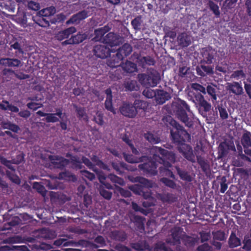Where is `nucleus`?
<instances>
[{"label": "nucleus", "mask_w": 251, "mask_h": 251, "mask_svg": "<svg viewBox=\"0 0 251 251\" xmlns=\"http://www.w3.org/2000/svg\"><path fill=\"white\" fill-rule=\"evenodd\" d=\"M102 39V43L107 44L111 47L119 45V38L113 32H109Z\"/></svg>", "instance_id": "14"}, {"label": "nucleus", "mask_w": 251, "mask_h": 251, "mask_svg": "<svg viewBox=\"0 0 251 251\" xmlns=\"http://www.w3.org/2000/svg\"><path fill=\"white\" fill-rule=\"evenodd\" d=\"M138 78L140 83L146 87L156 86L160 80V75L156 71L148 74H139Z\"/></svg>", "instance_id": "4"}, {"label": "nucleus", "mask_w": 251, "mask_h": 251, "mask_svg": "<svg viewBox=\"0 0 251 251\" xmlns=\"http://www.w3.org/2000/svg\"><path fill=\"white\" fill-rule=\"evenodd\" d=\"M80 174L83 176L87 178L90 180H93L95 178V175L88 171L83 170L80 171Z\"/></svg>", "instance_id": "63"}, {"label": "nucleus", "mask_w": 251, "mask_h": 251, "mask_svg": "<svg viewBox=\"0 0 251 251\" xmlns=\"http://www.w3.org/2000/svg\"><path fill=\"white\" fill-rule=\"evenodd\" d=\"M66 19V15L63 13H60L57 14L54 19L51 21L52 24H56V23H63Z\"/></svg>", "instance_id": "57"}, {"label": "nucleus", "mask_w": 251, "mask_h": 251, "mask_svg": "<svg viewBox=\"0 0 251 251\" xmlns=\"http://www.w3.org/2000/svg\"><path fill=\"white\" fill-rule=\"evenodd\" d=\"M157 198L163 203L172 204L177 201V196L176 194L171 193H162L158 194Z\"/></svg>", "instance_id": "13"}, {"label": "nucleus", "mask_w": 251, "mask_h": 251, "mask_svg": "<svg viewBox=\"0 0 251 251\" xmlns=\"http://www.w3.org/2000/svg\"><path fill=\"white\" fill-rule=\"evenodd\" d=\"M182 231L179 227L175 228L172 231V236L173 240L174 245L180 244V240L182 235H181Z\"/></svg>", "instance_id": "29"}, {"label": "nucleus", "mask_w": 251, "mask_h": 251, "mask_svg": "<svg viewBox=\"0 0 251 251\" xmlns=\"http://www.w3.org/2000/svg\"><path fill=\"white\" fill-rule=\"evenodd\" d=\"M124 86L126 91H136L139 88L136 81L134 80H128L125 81Z\"/></svg>", "instance_id": "35"}, {"label": "nucleus", "mask_w": 251, "mask_h": 251, "mask_svg": "<svg viewBox=\"0 0 251 251\" xmlns=\"http://www.w3.org/2000/svg\"><path fill=\"white\" fill-rule=\"evenodd\" d=\"M100 193L102 197L108 200H110L112 197V193L103 187H100Z\"/></svg>", "instance_id": "59"}, {"label": "nucleus", "mask_w": 251, "mask_h": 251, "mask_svg": "<svg viewBox=\"0 0 251 251\" xmlns=\"http://www.w3.org/2000/svg\"><path fill=\"white\" fill-rule=\"evenodd\" d=\"M176 170L177 174L181 179L188 182L192 181V177L187 171L179 168H176Z\"/></svg>", "instance_id": "43"}, {"label": "nucleus", "mask_w": 251, "mask_h": 251, "mask_svg": "<svg viewBox=\"0 0 251 251\" xmlns=\"http://www.w3.org/2000/svg\"><path fill=\"white\" fill-rule=\"evenodd\" d=\"M160 181L164 184L166 186L171 188H175L176 187V184L173 180L166 177L161 178L160 179Z\"/></svg>", "instance_id": "60"}, {"label": "nucleus", "mask_w": 251, "mask_h": 251, "mask_svg": "<svg viewBox=\"0 0 251 251\" xmlns=\"http://www.w3.org/2000/svg\"><path fill=\"white\" fill-rule=\"evenodd\" d=\"M201 54L202 57V61L207 64L213 63L217 51L210 46L203 48L201 50Z\"/></svg>", "instance_id": "7"}, {"label": "nucleus", "mask_w": 251, "mask_h": 251, "mask_svg": "<svg viewBox=\"0 0 251 251\" xmlns=\"http://www.w3.org/2000/svg\"><path fill=\"white\" fill-rule=\"evenodd\" d=\"M15 171L10 172L9 171H6V174L9 179L13 182L17 184H19L21 183V179L19 177L15 174Z\"/></svg>", "instance_id": "46"}, {"label": "nucleus", "mask_w": 251, "mask_h": 251, "mask_svg": "<svg viewBox=\"0 0 251 251\" xmlns=\"http://www.w3.org/2000/svg\"><path fill=\"white\" fill-rule=\"evenodd\" d=\"M178 43L183 47H188L191 43L190 37L186 33H181L177 37Z\"/></svg>", "instance_id": "32"}, {"label": "nucleus", "mask_w": 251, "mask_h": 251, "mask_svg": "<svg viewBox=\"0 0 251 251\" xmlns=\"http://www.w3.org/2000/svg\"><path fill=\"white\" fill-rule=\"evenodd\" d=\"M148 160V161L138 165V168L142 171L146 175L150 176H155L157 174V164L155 161L149 159L148 156H143L139 158L140 161H143L144 160Z\"/></svg>", "instance_id": "6"}, {"label": "nucleus", "mask_w": 251, "mask_h": 251, "mask_svg": "<svg viewBox=\"0 0 251 251\" xmlns=\"http://www.w3.org/2000/svg\"><path fill=\"white\" fill-rule=\"evenodd\" d=\"M197 162L200 166L202 171L206 175L210 173V165L208 161L201 156H197Z\"/></svg>", "instance_id": "18"}, {"label": "nucleus", "mask_w": 251, "mask_h": 251, "mask_svg": "<svg viewBox=\"0 0 251 251\" xmlns=\"http://www.w3.org/2000/svg\"><path fill=\"white\" fill-rule=\"evenodd\" d=\"M241 143L244 148L246 147H251V133L248 131H246L242 137Z\"/></svg>", "instance_id": "36"}, {"label": "nucleus", "mask_w": 251, "mask_h": 251, "mask_svg": "<svg viewBox=\"0 0 251 251\" xmlns=\"http://www.w3.org/2000/svg\"><path fill=\"white\" fill-rule=\"evenodd\" d=\"M133 105L136 108L137 113H138V110H140L145 111L148 107V103L147 102L145 101V100L139 99L135 100Z\"/></svg>", "instance_id": "39"}, {"label": "nucleus", "mask_w": 251, "mask_h": 251, "mask_svg": "<svg viewBox=\"0 0 251 251\" xmlns=\"http://www.w3.org/2000/svg\"><path fill=\"white\" fill-rule=\"evenodd\" d=\"M183 156L186 158L187 160L194 163L195 162V156L194 154L193 151L192 147L189 149V150H187V151L183 154Z\"/></svg>", "instance_id": "54"}, {"label": "nucleus", "mask_w": 251, "mask_h": 251, "mask_svg": "<svg viewBox=\"0 0 251 251\" xmlns=\"http://www.w3.org/2000/svg\"><path fill=\"white\" fill-rule=\"evenodd\" d=\"M132 51V48L131 46L128 43H126L117 50V52L119 55L123 57L124 59L125 57L129 55Z\"/></svg>", "instance_id": "22"}, {"label": "nucleus", "mask_w": 251, "mask_h": 251, "mask_svg": "<svg viewBox=\"0 0 251 251\" xmlns=\"http://www.w3.org/2000/svg\"><path fill=\"white\" fill-rule=\"evenodd\" d=\"M81 161L82 163L87 166L89 169L93 171H97L96 165L93 164L89 158L83 156L81 158Z\"/></svg>", "instance_id": "53"}, {"label": "nucleus", "mask_w": 251, "mask_h": 251, "mask_svg": "<svg viewBox=\"0 0 251 251\" xmlns=\"http://www.w3.org/2000/svg\"><path fill=\"white\" fill-rule=\"evenodd\" d=\"M145 138L151 144H157L160 140V138L156 137L154 135L150 132H148L144 134Z\"/></svg>", "instance_id": "47"}, {"label": "nucleus", "mask_w": 251, "mask_h": 251, "mask_svg": "<svg viewBox=\"0 0 251 251\" xmlns=\"http://www.w3.org/2000/svg\"><path fill=\"white\" fill-rule=\"evenodd\" d=\"M123 156H124V159H125V160L129 163H134L138 162V161H137V159L132 154L124 153Z\"/></svg>", "instance_id": "64"}, {"label": "nucleus", "mask_w": 251, "mask_h": 251, "mask_svg": "<svg viewBox=\"0 0 251 251\" xmlns=\"http://www.w3.org/2000/svg\"><path fill=\"white\" fill-rule=\"evenodd\" d=\"M190 111V107L183 100H180L177 106L176 115L179 120L185 124L187 127H191L193 126V122L189 120L186 113Z\"/></svg>", "instance_id": "5"}, {"label": "nucleus", "mask_w": 251, "mask_h": 251, "mask_svg": "<svg viewBox=\"0 0 251 251\" xmlns=\"http://www.w3.org/2000/svg\"><path fill=\"white\" fill-rule=\"evenodd\" d=\"M123 57L119 55L116 52L115 55H113L107 60V65L110 68H117L120 66L122 67L123 63Z\"/></svg>", "instance_id": "17"}, {"label": "nucleus", "mask_w": 251, "mask_h": 251, "mask_svg": "<svg viewBox=\"0 0 251 251\" xmlns=\"http://www.w3.org/2000/svg\"><path fill=\"white\" fill-rule=\"evenodd\" d=\"M88 17V12L85 10H81L77 13L73 15L66 22L67 25L79 24L80 21L86 19Z\"/></svg>", "instance_id": "12"}, {"label": "nucleus", "mask_w": 251, "mask_h": 251, "mask_svg": "<svg viewBox=\"0 0 251 251\" xmlns=\"http://www.w3.org/2000/svg\"><path fill=\"white\" fill-rule=\"evenodd\" d=\"M229 151L228 143L223 142L220 144L218 147V152L219 156L222 157L226 155Z\"/></svg>", "instance_id": "41"}, {"label": "nucleus", "mask_w": 251, "mask_h": 251, "mask_svg": "<svg viewBox=\"0 0 251 251\" xmlns=\"http://www.w3.org/2000/svg\"><path fill=\"white\" fill-rule=\"evenodd\" d=\"M142 22L141 16H138L131 21V25L134 29L136 30H140L141 29Z\"/></svg>", "instance_id": "48"}, {"label": "nucleus", "mask_w": 251, "mask_h": 251, "mask_svg": "<svg viewBox=\"0 0 251 251\" xmlns=\"http://www.w3.org/2000/svg\"><path fill=\"white\" fill-rule=\"evenodd\" d=\"M146 87V89L143 91V95L148 99H152L155 98L156 96V90L151 89L150 88Z\"/></svg>", "instance_id": "51"}, {"label": "nucleus", "mask_w": 251, "mask_h": 251, "mask_svg": "<svg viewBox=\"0 0 251 251\" xmlns=\"http://www.w3.org/2000/svg\"><path fill=\"white\" fill-rule=\"evenodd\" d=\"M207 7L212 12L216 18L220 16L221 12L218 5L212 0H209L207 3Z\"/></svg>", "instance_id": "30"}, {"label": "nucleus", "mask_w": 251, "mask_h": 251, "mask_svg": "<svg viewBox=\"0 0 251 251\" xmlns=\"http://www.w3.org/2000/svg\"><path fill=\"white\" fill-rule=\"evenodd\" d=\"M21 237L19 236H14L5 239V240H4V243H8L9 245L0 246V251H15V246L13 245L12 244L20 243L21 241Z\"/></svg>", "instance_id": "10"}, {"label": "nucleus", "mask_w": 251, "mask_h": 251, "mask_svg": "<svg viewBox=\"0 0 251 251\" xmlns=\"http://www.w3.org/2000/svg\"><path fill=\"white\" fill-rule=\"evenodd\" d=\"M67 157H70V162L72 165V168L77 170V169H81L83 166L82 165V161L79 160V157L76 155H72L70 153H67L66 155Z\"/></svg>", "instance_id": "21"}, {"label": "nucleus", "mask_w": 251, "mask_h": 251, "mask_svg": "<svg viewBox=\"0 0 251 251\" xmlns=\"http://www.w3.org/2000/svg\"><path fill=\"white\" fill-rule=\"evenodd\" d=\"M111 237L114 240L124 242L127 239V234L122 230H114L111 232Z\"/></svg>", "instance_id": "26"}, {"label": "nucleus", "mask_w": 251, "mask_h": 251, "mask_svg": "<svg viewBox=\"0 0 251 251\" xmlns=\"http://www.w3.org/2000/svg\"><path fill=\"white\" fill-rule=\"evenodd\" d=\"M228 246L230 248H234L241 245V240L236 236L234 232H232L228 240Z\"/></svg>", "instance_id": "28"}, {"label": "nucleus", "mask_w": 251, "mask_h": 251, "mask_svg": "<svg viewBox=\"0 0 251 251\" xmlns=\"http://www.w3.org/2000/svg\"><path fill=\"white\" fill-rule=\"evenodd\" d=\"M32 20L38 25L41 27H47L50 25V19L43 17L39 15L32 16Z\"/></svg>", "instance_id": "23"}, {"label": "nucleus", "mask_w": 251, "mask_h": 251, "mask_svg": "<svg viewBox=\"0 0 251 251\" xmlns=\"http://www.w3.org/2000/svg\"><path fill=\"white\" fill-rule=\"evenodd\" d=\"M88 34L86 32H78L76 35L71 36L73 44L77 45L87 39Z\"/></svg>", "instance_id": "27"}, {"label": "nucleus", "mask_w": 251, "mask_h": 251, "mask_svg": "<svg viewBox=\"0 0 251 251\" xmlns=\"http://www.w3.org/2000/svg\"><path fill=\"white\" fill-rule=\"evenodd\" d=\"M49 159L55 167L61 170L64 169L70 163L69 159L63 157H59L57 156L50 155Z\"/></svg>", "instance_id": "11"}, {"label": "nucleus", "mask_w": 251, "mask_h": 251, "mask_svg": "<svg viewBox=\"0 0 251 251\" xmlns=\"http://www.w3.org/2000/svg\"><path fill=\"white\" fill-rule=\"evenodd\" d=\"M80 244V243L79 242H77L73 241H67V239L64 238H60L54 242V245L56 246H77Z\"/></svg>", "instance_id": "24"}, {"label": "nucleus", "mask_w": 251, "mask_h": 251, "mask_svg": "<svg viewBox=\"0 0 251 251\" xmlns=\"http://www.w3.org/2000/svg\"><path fill=\"white\" fill-rule=\"evenodd\" d=\"M93 120L99 125L102 126L104 124L103 114L98 111L96 116H94Z\"/></svg>", "instance_id": "56"}, {"label": "nucleus", "mask_w": 251, "mask_h": 251, "mask_svg": "<svg viewBox=\"0 0 251 251\" xmlns=\"http://www.w3.org/2000/svg\"><path fill=\"white\" fill-rule=\"evenodd\" d=\"M131 180L140 183L129 187V189L135 194L141 196L146 200L151 198V193L149 189L152 187L151 181L142 176H136L134 178V180Z\"/></svg>", "instance_id": "2"}, {"label": "nucleus", "mask_w": 251, "mask_h": 251, "mask_svg": "<svg viewBox=\"0 0 251 251\" xmlns=\"http://www.w3.org/2000/svg\"><path fill=\"white\" fill-rule=\"evenodd\" d=\"M166 119V121L169 122L170 125L176 129L175 131L173 130H171V135L173 142L178 145L179 152L183 155L191 148L190 145L185 143L186 139L189 138L190 135L183 126L173 119L172 117H167Z\"/></svg>", "instance_id": "1"}, {"label": "nucleus", "mask_w": 251, "mask_h": 251, "mask_svg": "<svg viewBox=\"0 0 251 251\" xmlns=\"http://www.w3.org/2000/svg\"><path fill=\"white\" fill-rule=\"evenodd\" d=\"M21 64V61L16 58H1L0 59V64L5 66L8 67H19Z\"/></svg>", "instance_id": "20"}, {"label": "nucleus", "mask_w": 251, "mask_h": 251, "mask_svg": "<svg viewBox=\"0 0 251 251\" xmlns=\"http://www.w3.org/2000/svg\"><path fill=\"white\" fill-rule=\"evenodd\" d=\"M196 71L197 74L201 76L214 74L213 67L204 65H201L200 66L197 67Z\"/></svg>", "instance_id": "19"}, {"label": "nucleus", "mask_w": 251, "mask_h": 251, "mask_svg": "<svg viewBox=\"0 0 251 251\" xmlns=\"http://www.w3.org/2000/svg\"><path fill=\"white\" fill-rule=\"evenodd\" d=\"M33 188L36 189L39 193L44 197L47 194V190L45 187L39 182H34L33 183Z\"/></svg>", "instance_id": "49"}, {"label": "nucleus", "mask_w": 251, "mask_h": 251, "mask_svg": "<svg viewBox=\"0 0 251 251\" xmlns=\"http://www.w3.org/2000/svg\"><path fill=\"white\" fill-rule=\"evenodd\" d=\"M27 7L29 9L34 11H38L40 8V4L34 1H29L27 2Z\"/></svg>", "instance_id": "58"}, {"label": "nucleus", "mask_w": 251, "mask_h": 251, "mask_svg": "<svg viewBox=\"0 0 251 251\" xmlns=\"http://www.w3.org/2000/svg\"><path fill=\"white\" fill-rule=\"evenodd\" d=\"M181 240L186 246L191 247L194 246L198 242L199 239L197 237H193L184 234L182 235Z\"/></svg>", "instance_id": "31"}, {"label": "nucleus", "mask_w": 251, "mask_h": 251, "mask_svg": "<svg viewBox=\"0 0 251 251\" xmlns=\"http://www.w3.org/2000/svg\"><path fill=\"white\" fill-rule=\"evenodd\" d=\"M107 178L110 179L112 182L117 183L121 185H123L125 183L124 180L123 178L114 174H110L108 175Z\"/></svg>", "instance_id": "52"}, {"label": "nucleus", "mask_w": 251, "mask_h": 251, "mask_svg": "<svg viewBox=\"0 0 251 251\" xmlns=\"http://www.w3.org/2000/svg\"><path fill=\"white\" fill-rule=\"evenodd\" d=\"M77 113V117L80 120H83L85 121H88V117L86 112V109L84 107L78 106L76 104L73 105Z\"/></svg>", "instance_id": "33"}, {"label": "nucleus", "mask_w": 251, "mask_h": 251, "mask_svg": "<svg viewBox=\"0 0 251 251\" xmlns=\"http://www.w3.org/2000/svg\"><path fill=\"white\" fill-rule=\"evenodd\" d=\"M55 12L54 8H44L38 12H37L36 15H39V16H41L43 17H45L47 19H50V16L53 14Z\"/></svg>", "instance_id": "37"}, {"label": "nucleus", "mask_w": 251, "mask_h": 251, "mask_svg": "<svg viewBox=\"0 0 251 251\" xmlns=\"http://www.w3.org/2000/svg\"><path fill=\"white\" fill-rule=\"evenodd\" d=\"M32 15L28 13L23 12L22 14H18L17 15L18 20L19 22L23 25H28V19L31 18L32 19Z\"/></svg>", "instance_id": "44"}, {"label": "nucleus", "mask_w": 251, "mask_h": 251, "mask_svg": "<svg viewBox=\"0 0 251 251\" xmlns=\"http://www.w3.org/2000/svg\"><path fill=\"white\" fill-rule=\"evenodd\" d=\"M110 29L111 28L108 25H105L103 27L95 29L94 39L95 41L102 42L104 35L109 31Z\"/></svg>", "instance_id": "16"}, {"label": "nucleus", "mask_w": 251, "mask_h": 251, "mask_svg": "<svg viewBox=\"0 0 251 251\" xmlns=\"http://www.w3.org/2000/svg\"><path fill=\"white\" fill-rule=\"evenodd\" d=\"M207 93L209 95H210L212 98L214 100H216L217 99V96H216V90L215 88V86H211L208 85L207 86L206 89V93Z\"/></svg>", "instance_id": "55"}, {"label": "nucleus", "mask_w": 251, "mask_h": 251, "mask_svg": "<svg viewBox=\"0 0 251 251\" xmlns=\"http://www.w3.org/2000/svg\"><path fill=\"white\" fill-rule=\"evenodd\" d=\"M227 89L230 92L236 95H241L243 92V88L242 86L237 82H233V83H228L227 85Z\"/></svg>", "instance_id": "25"}, {"label": "nucleus", "mask_w": 251, "mask_h": 251, "mask_svg": "<svg viewBox=\"0 0 251 251\" xmlns=\"http://www.w3.org/2000/svg\"><path fill=\"white\" fill-rule=\"evenodd\" d=\"M122 68L125 72L127 73H132L137 71L136 64L129 61H126L125 63H123Z\"/></svg>", "instance_id": "34"}, {"label": "nucleus", "mask_w": 251, "mask_h": 251, "mask_svg": "<svg viewBox=\"0 0 251 251\" xmlns=\"http://www.w3.org/2000/svg\"><path fill=\"white\" fill-rule=\"evenodd\" d=\"M94 54L97 57L104 59L108 57L111 52L110 48L104 45H96L93 50Z\"/></svg>", "instance_id": "9"}, {"label": "nucleus", "mask_w": 251, "mask_h": 251, "mask_svg": "<svg viewBox=\"0 0 251 251\" xmlns=\"http://www.w3.org/2000/svg\"><path fill=\"white\" fill-rule=\"evenodd\" d=\"M170 167H167L163 165L159 168V173L162 176H167L174 178L175 176L173 172L169 169Z\"/></svg>", "instance_id": "45"}, {"label": "nucleus", "mask_w": 251, "mask_h": 251, "mask_svg": "<svg viewBox=\"0 0 251 251\" xmlns=\"http://www.w3.org/2000/svg\"><path fill=\"white\" fill-rule=\"evenodd\" d=\"M45 120L47 123H56L59 121V118L54 113H48Z\"/></svg>", "instance_id": "62"}, {"label": "nucleus", "mask_w": 251, "mask_h": 251, "mask_svg": "<svg viewBox=\"0 0 251 251\" xmlns=\"http://www.w3.org/2000/svg\"><path fill=\"white\" fill-rule=\"evenodd\" d=\"M58 178L59 179H64L66 180H70L71 179L74 180L76 178L75 176L68 171L59 173Z\"/></svg>", "instance_id": "42"}, {"label": "nucleus", "mask_w": 251, "mask_h": 251, "mask_svg": "<svg viewBox=\"0 0 251 251\" xmlns=\"http://www.w3.org/2000/svg\"><path fill=\"white\" fill-rule=\"evenodd\" d=\"M155 151L161 155L160 157L159 155L154 154L153 157L155 160L165 167H172V163H174L176 161V155L174 152L157 147H155Z\"/></svg>", "instance_id": "3"}, {"label": "nucleus", "mask_w": 251, "mask_h": 251, "mask_svg": "<svg viewBox=\"0 0 251 251\" xmlns=\"http://www.w3.org/2000/svg\"><path fill=\"white\" fill-rule=\"evenodd\" d=\"M139 62L140 64L143 67H145L146 65L153 66L155 63L153 58L150 56H146L141 57Z\"/></svg>", "instance_id": "40"}, {"label": "nucleus", "mask_w": 251, "mask_h": 251, "mask_svg": "<svg viewBox=\"0 0 251 251\" xmlns=\"http://www.w3.org/2000/svg\"><path fill=\"white\" fill-rule=\"evenodd\" d=\"M122 140L125 142L127 145H128V146L130 147L132 152L135 154V155H138L139 154V151L137 150L136 148H135L132 141L131 139H130L129 136L126 134H125L122 138Z\"/></svg>", "instance_id": "38"}, {"label": "nucleus", "mask_w": 251, "mask_h": 251, "mask_svg": "<svg viewBox=\"0 0 251 251\" xmlns=\"http://www.w3.org/2000/svg\"><path fill=\"white\" fill-rule=\"evenodd\" d=\"M243 243L244 245L242 248L244 250L247 251L251 250V234L250 235L247 234L244 236Z\"/></svg>", "instance_id": "50"}, {"label": "nucleus", "mask_w": 251, "mask_h": 251, "mask_svg": "<svg viewBox=\"0 0 251 251\" xmlns=\"http://www.w3.org/2000/svg\"><path fill=\"white\" fill-rule=\"evenodd\" d=\"M170 95L167 92L160 89H156L155 100L158 104H162L171 99Z\"/></svg>", "instance_id": "15"}, {"label": "nucleus", "mask_w": 251, "mask_h": 251, "mask_svg": "<svg viewBox=\"0 0 251 251\" xmlns=\"http://www.w3.org/2000/svg\"><path fill=\"white\" fill-rule=\"evenodd\" d=\"M226 178L225 176H222L220 182V192L224 193L227 189V184L226 183Z\"/></svg>", "instance_id": "61"}, {"label": "nucleus", "mask_w": 251, "mask_h": 251, "mask_svg": "<svg viewBox=\"0 0 251 251\" xmlns=\"http://www.w3.org/2000/svg\"><path fill=\"white\" fill-rule=\"evenodd\" d=\"M121 114L125 117L133 118L137 115V111L133 104L124 101L119 108Z\"/></svg>", "instance_id": "8"}]
</instances>
